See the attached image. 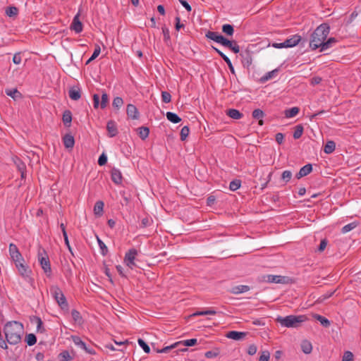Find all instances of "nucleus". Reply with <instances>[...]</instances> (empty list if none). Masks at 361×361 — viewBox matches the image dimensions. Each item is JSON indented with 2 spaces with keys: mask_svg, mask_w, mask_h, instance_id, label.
Returning a JSON list of instances; mask_svg holds the SVG:
<instances>
[{
  "mask_svg": "<svg viewBox=\"0 0 361 361\" xmlns=\"http://www.w3.org/2000/svg\"><path fill=\"white\" fill-rule=\"evenodd\" d=\"M3 330L6 341L11 345L18 343L24 333L23 325L16 321L8 322L4 325Z\"/></svg>",
  "mask_w": 361,
  "mask_h": 361,
  "instance_id": "1",
  "label": "nucleus"
},
{
  "mask_svg": "<svg viewBox=\"0 0 361 361\" xmlns=\"http://www.w3.org/2000/svg\"><path fill=\"white\" fill-rule=\"evenodd\" d=\"M330 27L327 23H322L319 25L312 33L310 40V47L312 50L320 48L322 49V44L329 34Z\"/></svg>",
  "mask_w": 361,
  "mask_h": 361,
  "instance_id": "2",
  "label": "nucleus"
},
{
  "mask_svg": "<svg viewBox=\"0 0 361 361\" xmlns=\"http://www.w3.org/2000/svg\"><path fill=\"white\" fill-rule=\"evenodd\" d=\"M307 319L305 315H288L285 317H278L276 322L282 326L287 328H297Z\"/></svg>",
  "mask_w": 361,
  "mask_h": 361,
  "instance_id": "3",
  "label": "nucleus"
},
{
  "mask_svg": "<svg viewBox=\"0 0 361 361\" xmlns=\"http://www.w3.org/2000/svg\"><path fill=\"white\" fill-rule=\"evenodd\" d=\"M50 293L62 310H68V304L66 298L58 286H51Z\"/></svg>",
  "mask_w": 361,
  "mask_h": 361,
  "instance_id": "4",
  "label": "nucleus"
},
{
  "mask_svg": "<svg viewBox=\"0 0 361 361\" xmlns=\"http://www.w3.org/2000/svg\"><path fill=\"white\" fill-rule=\"evenodd\" d=\"M301 40V36L295 35L286 39L282 43H273L272 47L277 49L293 47L299 44Z\"/></svg>",
  "mask_w": 361,
  "mask_h": 361,
  "instance_id": "5",
  "label": "nucleus"
},
{
  "mask_svg": "<svg viewBox=\"0 0 361 361\" xmlns=\"http://www.w3.org/2000/svg\"><path fill=\"white\" fill-rule=\"evenodd\" d=\"M137 252L135 249H130L125 255L124 262L131 269L135 267V259Z\"/></svg>",
  "mask_w": 361,
  "mask_h": 361,
  "instance_id": "6",
  "label": "nucleus"
},
{
  "mask_svg": "<svg viewBox=\"0 0 361 361\" xmlns=\"http://www.w3.org/2000/svg\"><path fill=\"white\" fill-rule=\"evenodd\" d=\"M9 254L15 263L17 262H20L24 261L22 255L18 250V248L13 243H11L9 245Z\"/></svg>",
  "mask_w": 361,
  "mask_h": 361,
  "instance_id": "7",
  "label": "nucleus"
},
{
  "mask_svg": "<svg viewBox=\"0 0 361 361\" xmlns=\"http://www.w3.org/2000/svg\"><path fill=\"white\" fill-rule=\"evenodd\" d=\"M38 255L39 261L42 268L48 276H50L51 273V269L49 258L47 257L42 256V253L40 251H39Z\"/></svg>",
  "mask_w": 361,
  "mask_h": 361,
  "instance_id": "8",
  "label": "nucleus"
},
{
  "mask_svg": "<svg viewBox=\"0 0 361 361\" xmlns=\"http://www.w3.org/2000/svg\"><path fill=\"white\" fill-rule=\"evenodd\" d=\"M80 16V11L74 16L72 23L71 25V29L74 30L76 33H80L82 31L83 25L82 22L80 20L79 17Z\"/></svg>",
  "mask_w": 361,
  "mask_h": 361,
  "instance_id": "9",
  "label": "nucleus"
},
{
  "mask_svg": "<svg viewBox=\"0 0 361 361\" xmlns=\"http://www.w3.org/2000/svg\"><path fill=\"white\" fill-rule=\"evenodd\" d=\"M221 45L226 48H228L235 54H238L240 52V47L238 44L237 42L235 40H229L225 37Z\"/></svg>",
  "mask_w": 361,
  "mask_h": 361,
  "instance_id": "10",
  "label": "nucleus"
},
{
  "mask_svg": "<svg viewBox=\"0 0 361 361\" xmlns=\"http://www.w3.org/2000/svg\"><path fill=\"white\" fill-rule=\"evenodd\" d=\"M205 37L207 39L213 40L220 44H222L225 39V37L223 35H220L219 32L209 30L206 32Z\"/></svg>",
  "mask_w": 361,
  "mask_h": 361,
  "instance_id": "11",
  "label": "nucleus"
},
{
  "mask_svg": "<svg viewBox=\"0 0 361 361\" xmlns=\"http://www.w3.org/2000/svg\"><path fill=\"white\" fill-rule=\"evenodd\" d=\"M205 37L207 39L213 40L220 44H222L225 39V37L223 35H220L219 32L209 30L206 32Z\"/></svg>",
  "mask_w": 361,
  "mask_h": 361,
  "instance_id": "12",
  "label": "nucleus"
},
{
  "mask_svg": "<svg viewBox=\"0 0 361 361\" xmlns=\"http://www.w3.org/2000/svg\"><path fill=\"white\" fill-rule=\"evenodd\" d=\"M71 338H72V341L76 345H78V347H80V348L83 349L84 350H85V352H87V353L89 354H91V355H93L94 354V351L93 350H91V349H89L87 346H86V344L81 340V338L79 337V336H71Z\"/></svg>",
  "mask_w": 361,
  "mask_h": 361,
  "instance_id": "13",
  "label": "nucleus"
},
{
  "mask_svg": "<svg viewBox=\"0 0 361 361\" xmlns=\"http://www.w3.org/2000/svg\"><path fill=\"white\" fill-rule=\"evenodd\" d=\"M247 333L246 332H240L235 331H231L226 334V337L235 341H240L243 339Z\"/></svg>",
  "mask_w": 361,
  "mask_h": 361,
  "instance_id": "14",
  "label": "nucleus"
},
{
  "mask_svg": "<svg viewBox=\"0 0 361 361\" xmlns=\"http://www.w3.org/2000/svg\"><path fill=\"white\" fill-rule=\"evenodd\" d=\"M111 180L114 183H116L117 185L121 184L123 177H122L121 172L118 169H115V168L112 169L111 171Z\"/></svg>",
  "mask_w": 361,
  "mask_h": 361,
  "instance_id": "15",
  "label": "nucleus"
},
{
  "mask_svg": "<svg viewBox=\"0 0 361 361\" xmlns=\"http://www.w3.org/2000/svg\"><path fill=\"white\" fill-rule=\"evenodd\" d=\"M312 171V166L310 164H306L304 166H302L299 172L295 175V177L298 179H300L309 173H310Z\"/></svg>",
  "mask_w": 361,
  "mask_h": 361,
  "instance_id": "16",
  "label": "nucleus"
},
{
  "mask_svg": "<svg viewBox=\"0 0 361 361\" xmlns=\"http://www.w3.org/2000/svg\"><path fill=\"white\" fill-rule=\"evenodd\" d=\"M127 115L132 119H137L139 117V113L136 106L133 104H128L126 109Z\"/></svg>",
  "mask_w": 361,
  "mask_h": 361,
  "instance_id": "17",
  "label": "nucleus"
},
{
  "mask_svg": "<svg viewBox=\"0 0 361 361\" xmlns=\"http://www.w3.org/2000/svg\"><path fill=\"white\" fill-rule=\"evenodd\" d=\"M106 129L110 137H114L118 133V129L116 123L114 121H109L106 125Z\"/></svg>",
  "mask_w": 361,
  "mask_h": 361,
  "instance_id": "18",
  "label": "nucleus"
},
{
  "mask_svg": "<svg viewBox=\"0 0 361 361\" xmlns=\"http://www.w3.org/2000/svg\"><path fill=\"white\" fill-rule=\"evenodd\" d=\"M279 72V68H276L271 71L267 72L260 78V81L262 82H265L268 81L269 80L275 78L278 75Z\"/></svg>",
  "mask_w": 361,
  "mask_h": 361,
  "instance_id": "19",
  "label": "nucleus"
},
{
  "mask_svg": "<svg viewBox=\"0 0 361 361\" xmlns=\"http://www.w3.org/2000/svg\"><path fill=\"white\" fill-rule=\"evenodd\" d=\"M267 281L269 283H284L286 277L276 275H268Z\"/></svg>",
  "mask_w": 361,
  "mask_h": 361,
  "instance_id": "20",
  "label": "nucleus"
},
{
  "mask_svg": "<svg viewBox=\"0 0 361 361\" xmlns=\"http://www.w3.org/2000/svg\"><path fill=\"white\" fill-rule=\"evenodd\" d=\"M13 161L21 173V178H23L25 177V171L26 169L25 164L18 157L13 158Z\"/></svg>",
  "mask_w": 361,
  "mask_h": 361,
  "instance_id": "21",
  "label": "nucleus"
},
{
  "mask_svg": "<svg viewBox=\"0 0 361 361\" xmlns=\"http://www.w3.org/2000/svg\"><path fill=\"white\" fill-rule=\"evenodd\" d=\"M250 290V287L248 286L245 285H239L234 286L231 288V293L233 294H240L243 293H245Z\"/></svg>",
  "mask_w": 361,
  "mask_h": 361,
  "instance_id": "22",
  "label": "nucleus"
},
{
  "mask_svg": "<svg viewBox=\"0 0 361 361\" xmlns=\"http://www.w3.org/2000/svg\"><path fill=\"white\" fill-rule=\"evenodd\" d=\"M64 146L66 148H73L75 144L74 137L69 134L66 135L63 138Z\"/></svg>",
  "mask_w": 361,
  "mask_h": 361,
  "instance_id": "23",
  "label": "nucleus"
},
{
  "mask_svg": "<svg viewBox=\"0 0 361 361\" xmlns=\"http://www.w3.org/2000/svg\"><path fill=\"white\" fill-rule=\"evenodd\" d=\"M19 273L20 274V275H22L23 276H28V274H29V270L27 269V267H25L23 262H16L15 263Z\"/></svg>",
  "mask_w": 361,
  "mask_h": 361,
  "instance_id": "24",
  "label": "nucleus"
},
{
  "mask_svg": "<svg viewBox=\"0 0 361 361\" xmlns=\"http://www.w3.org/2000/svg\"><path fill=\"white\" fill-rule=\"evenodd\" d=\"M63 123L66 126L69 127L72 121V114L70 111L66 110L63 114Z\"/></svg>",
  "mask_w": 361,
  "mask_h": 361,
  "instance_id": "25",
  "label": "nucleus"
},
{
  "mask_svg": "<svg viewBox=\"0 0 361 361\" xmlns=\"http://www.w3.org/2000/svg\"><path fill=\"white\" fill-rule=\"evenodd\" d=\"M226 114L233 119H240L243 117V114H241L238 110L234 109H228Z\"/></svg>",
  "mask_w": 361,
  "mask_h": 361,
  "instance_id": "26",
  "label": "nucleus"
},
{
  "mask_svg": "<svg viewBox=\"0 0 361 361\" xmlns=\"http://www.w3.org/2000/svg\"><path fill=\"white\" fill-rule=\"evenodd\" d=\"M337 42V39L335 37H330L326 42H324L322 44V49L321 51H326L331 48L334 44Z\"/></svg>",
  "mask_w": 361,
  "mask_h": 361,
  "instance_id": "27",
  "label": "nucleus"
},
{
  "mask_svg": "<svg viewBox=\"0 0 361 361\" xmlns=\"http://www.w3.org/2000/svg\"><path fill=\"white\" fill-rule=\"evenodd\" d=\"M301 348L304 353L309 354L312 350V345L310 341L305 340L301 343Z\"/></svg>",
  "mask_w": 361,
  "mask_h": 361,
  "instance_id": "28",
  "label": "nucleus"
},
{
  "mask_svg": "<svg viewBox=\"0 0 361 361\" xmlns=\"http://www.w3.org/2000/svg\"><path fill=\"white\" fill-rule=\"evenodd\" d=\"M300 111V109L298 107H293L289 109H286L284 111V115L286 118H293L295 117Z\"/></svg>",
  "mask_w": 361,
  "mask_h": 361,
  "instance_id": "29",
  "label": "nucleus"
},
{
  "mask_svg": "<svg viewBox=\"0 0 361 361\" xmlns=\"http://www.w3.org/2000/svg\"><path fill=\"white\" fill-rule=\"evenodd\" d=\"M104 202L102 201H97L94 207V213L97 216H101L103 213Z\"/></svg>",
  "mask_w": 361,
  "mask_h": 361,
  "instance_id": "30",
  "label": "nucleus"
},
{
  "mask_svg": "<svg viewBox=\"0 0 361 361\" xmlns=\"http://www.w3.org/2000/svg\"><path fill=\"white\" fill-rule=\"evenodd\" d=\"M167 119L173 123H178L181 121V118L175 113L173 112H167L166 114Z\"/></svg>",
  "mask_w": 361,
  "mask_h": 361,
  "instance_id": "31",
  "label": "nucleus"
},
{
  "mask_svg": "<svg viewBox=\"0 0 361 361\" xmlns=\"http://www.w3.org/2000/svg\"><path fill=\"white\" fill-rule=\"evenodd\" d=\"M336 149V144L334 141L330 140L328 141L324 148V152L326 154H331Z\"/></svg>",
  "mask_w": 361,
  "mask_h": 361,
  "instance_id": "32",
  "label": "nucleus"
},
{
  "mask_svg": "<svg viewBox=\"0 0 361 361\" xmlns=\"http://www.w3.org/2000/svg\"><path fill=\"white\" fill-rule=\"evenodd\" d=\"M313 317L317 321H319L321 323V324L324 327H328L331 324L329 319L319 314H315L313 315Z\"/></svg>",
  "mask_w": 361,
  "mask_h": 361,
  "instance_id": "33",
  "label": "nucleus"
},
{
  "mask_svg": "<svg viewBox=\"0 0 361 361\" xmlns=\"http://www.w3.org/2000/svg\"><path fill=\"white\" fill-rule=\"evenodd\" d=\"M138 135L142 140H145L149 133V129L147 127H140L137 128Z\"/></svg>",
  "mask_w": 361,
  "mask_h": 361,
  "instance_id": "34",
  "label": "nucleus"
},
{
  "mask_svg": "<svg viewBox=\"0 0 361 361\" xmlns=\"http://www.w3.org/2000/svg\"><path fill=\"white\" fill-rule=\"evenodd\" d=\"M222 32L228 36H232L234 33L233 26L231 24H224L222 25Z\"/></svg>",
  "mask_w": 361,
  "mask_h": 361,
  "instance_id": "35",
  "label": "nucleus"
},
{
  "mask_svg": "<svg viewBox=\"0 0 361 361\" xmlns=\"http://www.w3.org/2000/svg\"><path fill=\"white\" fill-rule=\"evenodd\" d=\"M18 13V9L16 6H8L6 9V14L8 17H16Z\"/></svg>",
  "mask_w": 361,
  "mask_h": 361,
  "instance_id": "36",
  "label": "nucleus"
},
{
  "mask_svg": "<svg viewBox=\"0 0 361 361\" xmlns=\"http://www.w3.org/2000/svg\"><path fill=\"white\" fill-rule=\"evenodd\" d=\"M59 357L60 361H70L73 360V357L71 356L70 353L67 350H63L59 353Z\"/></svg>",
  "mask_w": 361,
  "mask_h": 361,
  "instance_id": "37",
  "label": "nucleus"
},
{
  "mask_svg": "<svg viewBox=\"0 0 361 361\" xmlns=\"http://www.w3.org/2000/svg\"><path fill=\"white\" fill-rule=\"evenodd\" d=\"M25 341L28 345L31 346L36 343L37 338L35 334H29L25 337Z\"/></svg>",
  "mask_w": 361,
  "mask_h": 361,
  "instance_id": "38",
  "label": "nucleus"
},
{
  "mask_svg": "<svg viewBox=\"0 0 361 361\" xmlns=\"http://www.w3.org/2000/svg\"><path fill=\"white\" fill-rule=\"evenodd\" d=\"M303 133V127L301 125H298L295 128V130L293 133V137L295 139H299Z\"/></svg>",
  "mask_w": 361,
  "mask_h": 361,
  "instance_id": "39",
  "label": "nucleus"
},
{
  "mask_svg": "<svg viewBox=\"0 0 361 361\" xmlns=\"http://www.w3.org/2000/svg\"><path fill=\"white\" fill-rule=\"evenodd\" d=\"M241 185V181L240 180H233L230 183L229 188L232 191H235L240 188Z\"/></svg>",
  "mask_w": 361,
  "mask_h": 361,
  "instance_id": "40",
  "label": "nucleus"
},
{
  "mask_svg": "<svg viewBox=\"0 0 361 361\" xmlns=\"http://www.w3.org/2000/svg\"><path fill=\"white\" fill-rule=\"evenodd\" d=\"M357 226V223H356V222H352L350 224H348L342 228V233H348V232L352 231L353 229H354L355 228H356Z\"/></svg>",
  "mask_w": 361,
  "mask_h": 361,
  "instance_id": "41",
  "label": "nucleus"
},
{
  "mask_svg": "<svg viewBox=\"0 0 361 361\" xmlns=\"http://www.w3.org/2000/svg\"><path fill=\"white\" fill-rule=\"evenodd\" d=\"M71 315H72V317L73 319V320L77 322V323H82V317L80 315V313L75 310H73L72 312H71Z\"/></svg>",
  "mask_w": 361,
  "mask_h": 361,
  "instance_id": "42",
  "label": "nucleus"
},
{
  "mask_svg": "<svg viewBox=\"0 0 361 361\" xmlns=\"http://www.w3.org/2000/svg\"><path fill=\"white\" fill-rule=\"evenodd\" d=\"M97 242H98L100 250H101L102 255H104V256L106 255L107 252H108L107 247L106 246L102 240H100L98 236L97 237Z\"/></svg>",
  "mask_w": 361,
  "mask_h": 361,
  "instance_id": "43",
  "label": "nucleus"
},
{
  "mask_svg": "<svg viewBox=\"0 0 361 361\" xmlns=\"http://www.w3.org/2000/svg\"><path fill=\"white\" fill-rule=\"evenodd\" d=\"M189 133H190V129L188 126L183 127L180 130V140L182 141L185 140L189 135Z\"/></svg>",
  "mask_w": 361,
  "mask_h": 361,
  "instance_id": "44",
  "label": "nucleus"
},
{
  "mask_svg": "<svg viewBox=\"0 0 361 361\" xmlns=\"http://www.w3.org/2000/svg\"><path fill=\"white\" fill-rule=\"evenodd\" d=\"M252 117L255 119H261L264 116V113L262 110L257 109L252 111Z\"/></svg>",
  "mask_w": 361,
  "mask_h": 361,
  "instance_id": "45",
  "label": "nucleus"
},
{
  "mask_svg": "<svg viewBox=\"0 0 361 361\" xmlns=\"http://www.w3.org/2000/svg\"><path fill=\"white\" fill-rule=\"evenodd\" d=\"M180 344V342H176L173 345H171L169 346H166L161 350H157V353H168L171 349H173V348H175L176 347H177L178 345Z\"/></svg>",
  "mask_w": 361,
  "mask_h": 361,
  "instance_id": "46",
  "label": "nucleus"
},
{
  "mask_svg": "<svg viewBox=\"0 0 361 361\" xmlns=\"http://www.w3.org/2000/svg\"><path fill=\"white\" fill-rule=\"evenodd\" d=\"M8 96L11 97L13 100L17 101L22 98L20 92H6Z\"/></svg>",
  "mask_w": 361,
  "mask_h": 361,
  "instance_id": "47",
  "label": "nucleus"
},
{
  "mask_svg": "<svg viewBox=\"0 0 361 361\" xmlns=\"http://www.w3.org/2000/svg\"><path fill=\"white\" fill-rule=\"evenodd\" d=\"M292 177V173L290 171L286 170L282 173L281 179L286 183H288Z\"/></svg>",
  "mask_w": 361,
  "mask_h": 361,
  "instance_id": "48",
  "label": "nucleus"
},
{
  "mask_svg": "<svg viewBox=\"0 0 361 361\" xmlns=\"http://www.w3.org/2000/svg\"><path fill=\"white\" fill-rule=\"evenodd\" d=\"M123 104V101L122 98L119 97L114 98V99L113 101V104H112L113 106L115 109H119L121 106H122Z\"/></svg>",
  "mask_w": 361,
  "mask_h": 361,
  "instance_id": "49",
  "label": "nucleus"
},
{
  "mask_svg": "<svg viewBox=\"0 0 361 361\" xmlns=\"http://www.w3.org/2000/svg\"><path fill=\"white\" fill-rule=\"evenodd\" d=\"M137 342H138V344L140 345V346L143 349V350L146 353H149L150 348L142 339L139 338Z\"/></svg>",
  "mask_w": 361,
  "mask_h": 361,
  "instance_id": "50",
  "label": "nucleus"
},
{
  "mask_svg": "<svg viewBox=\"0 0 361 361\" xmlns=\"http://www.w3.org/2000/svg\"><path fill=\"white\" fill-rule=\"evenodd\" d=\"M243 63L244 66H247V67L252 63V57L248 52L245 53V56H243Z\"/></svg>",
  "mask_w": 361,
  "mask_h": 361,
  "instance_id": "51",
  "label": "nucleus"
},
{
  "mask_svg": "<svg viewBox=\"0 0 361 361\" xmlns=\"http://www.w3.org/2000/svg\"><path fill=\"white\" fill-rule=\"evenodd\" d=\"M180 342V344L183 343L185 346H193L197 343V340L196 338H191Z\"/></svg>",
  "mask_w": 361,
  "mask_h": 361,
  "instance_id": "52",
  "label": "nucleus"
},
{
  "mask_svg": "<svg viewBox=\"0 0 361 361\" xmlns=\"http://www.w3.org/2000/svg\"><path fill=\"white\" fill-rule=\"evenodd\" d=\"M342 361H353V354L350 351H345L343 356Z\"/></svg>",
  "mask_w": 361,
  "mask_h": 361,
  "instance_id": "53",
  "label": "nucleus"
},
{
  "mask_svg": "<svg viewBox=\"0 0 361 361\" xmlns=\"http://www.w3.org/2000/svg\"><path fill=\"white\" fill-rule=\"evenodd\" d=\"M270 353L269 351H263L259 357V361H269Z\"/></svg>",
  "mask_w": 361,
  "mask_h": 361,
  "instance_id": "54",
  "label": "nucleus"
},
{
  "mask_svg": "<svg viewBox=\"0 0 361 361\" xmlns=\"http://www.w3.org/2000/svg\"><path fill=\"white\" fill-rule=\"evenodd\" d=\"M162 92V101L165 103H169L171 102V96L169 92Z\"/></svg>",
  "mask_w": 361,
  "mask_h": 361,
  "instance_id": "55",
  "label": "nucleus"
},
{
  "mask_svg": "<svg viewBox=\"0 0 361 361\" xmlns=\"http://www.w3.org/2000/svg\"><path fill=\"white\" fill-rule=\"evenodd\" d=\"M108 103V95L106 93H104L102 96V101L100 103V106L102 109H104Z\"/></svg>",
  "mask_w": 361,
  "mask_h": 361,
  "instance_id": "56",
  "label": "nucleus"
},
{
  "mask_svg": "<svg viewBox=\"0 0 361 361\" xmlns=\"http://www.w3.org/2000/svg\"><path fill=\"white\" fill-rule=\"evenodd\" d=\"M37 322V329L38 332H44V329L43 327V323L40 318L37 317L36 318Z\"/></svg>",
  "mask_w": 361,
  "mask_h": 361,
  "instance_id": "57",
  "label": "nucleus"
},
{
  "mask_svg": "<svg viewBox=\"0 0 361 361\" xmlns=\"http://www.w3.org/2000/svg\"><path fill=\"white\" fill-rule=\"evenodd\" d=\"M162 32H163V35H164V39L165 41H168L170 39V32H169V30L166 27H162Z\"/></svg>",
  "mask_w": 361,
  "mask_h": 361,
  "instance_id": "58",
  "label": "nucleus"
},
{
  "mask_svg": "<svg viewBox=\"0 0 361 361\" xmlns=\"http://www.w3.org/2000/svg\"><path fill=\"white\" fill-rule=\"evenodd\" d=\"M176 25L175 28L177 31L180 30V28L184 27V24L180 23V18L179 16L176 17Z\"/></svg>",
  "mask_w": 361,
  "mask_h": 361,
  "instance_id": "59",
  "label": "nucleus"
},
{
  "mask_svg": "<svg viewBox=\"0 0 361 361\" xmlns=\"http://www.w3.org/2000/svg\"><path fill=\"white\" fill-rule=\"evenodd\" d=\"M69 97L73 100H78L80 98V92H69Z\"/></svg>",
  "mask_w": 361,
  "mask_h": 361,
  "instance_id": "60",
  "label": "nucleus"
},
{
  "mask_svg": "<svg viewBox=\"0 0 361 361\" xmlns=\"http://www.w3.org/2000/svg\"><path fill=\"white\" fill-rule=\"evenodd\" d=\"M21 61H22V58H21V56H20V53L15 54L13 57V62L15 64H20L21 63Z\"/></svg>",
  "mask_w": 361,
  "mask_h": 361,
  "instance_id": "61",
  "label": "nucleus"
},
{
  "mask_svg": "<svg viewBox=\"0 0 361 361\" xmlns=\"http://www.w3.org/2000/svg\"><path fill=\"white\" fill-rule=\"evenodd\" d=\"M107 162V157L104 154H102L99 157V159H98V164L100 166H103L104 164H106Z\"/></svg>",
  "mask_w": 361,
  "mask_h": 361,
  "instance_id": "62",
  "label": "nucleus"
},
{
  "mask_svg": "<svg viewBox=\"0 0 361 361\" xmlns=\"http://www.w3.org/2000/svg\"><path fill=\"white\" fill-rule=\"evenodd\" d=\"M257 346L254 344L252 345H250L249 347H248V349H247V353L250 355H255L256 353H257Z\"/></svg>",
  "mask_w": 361,
  "mask_h": 361,
  "instance_id": "63",
  "label": "nucleus"
},
{
  "mask_svg": "<svg viewBox=\"0 0 361 361\" xmlns=\"http://www.w3.org/2000/svg\"><path fill=\"white\" fill-rule=\"evenodd\" d=\"M327 245V240L326 239H323L321 240L320 245L318 247L319 252H322L325 250L326 247Z\"/></svg>",
  "mask_w": 361,
  "mask_h": 361,
  "instance_id": "64",
  "label": "nucleus"
}]
</instances>
